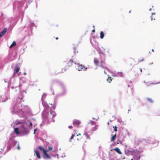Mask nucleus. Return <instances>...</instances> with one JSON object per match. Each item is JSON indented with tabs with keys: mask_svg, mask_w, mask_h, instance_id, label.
<instances>
[{
	"mask_svg": "<svg viewBox=\"0 0 160 160\" xmlns=\"http://www.w3.org/2000/svg\"><path fill=\"white\" fill-rule=\"evenodd\" d=\"M34 152L37 156V157L39 158H41V156H40L39 153L38 151L37 150H34Z\"/></svg>",
	"mask_w": 160,
	"mask_h": 160,
	"instance_id": "0eeeda50",
	"label": "nucleus"
},
{
	"mask_svg": "<svg viewBox=\"0 0 160 160\" xmlns=\"http://www.w3.org/2000/svg\"><path fill=\"white\" fill-rule=\"evenodd\" d=\"M131 12V11H130L129 12Z\"/></svg>",
	"mask_w": 160,
	"mask_h": 160,
	"instance_id": "79ce46f5",
	"label": "nucleus"
},
{
	"mask_svg": "<svg viewBox=\"0 0 160 160\" xmlns=\"http://www.w3.org/2000/svg\"><path fill=\"white\" fill-rule=\"evenodd\" d=\"M81 123V121L78 120H75L73 121V122L72 124L73 125L77 127H78V126L80 125Z\"/></svg>",
	"mask_w": 160,
	"mask_h": 160,
	"instance_id": "7ed1b4c3",
	"label": "nucleus"
},
{
	"mask_svg": "<svg viewBox=\"0 0 160 160\" xmlns=\"http://www.w3.org/2000/svg\"><path fill=\"white\" fill-rule=\"evenodd\" d=\"M68 128H70V129H72V126H68Z\"/></svg>",
	"mask_w": 160,
	"mask_h": 160,
	"instance_id": "393cba45",
	"label": "nucleus"
},
{
	"mask_svg": "<svg viewBox=\"0 0 160 160\" xmlns=\"http://www.w3.org/2000/svg\"><path fill=\"white\" fill-rule=\"evenodd\" d=\"M112 79L111 77H108V78L107 79V81L109 83H110L111 81H112Z\"/></svg>",
	"mask_w": 160,
	"mask_h": 160,
	"instance_id": "f3484780",
	"label": "nucleus"
},
{
	"mask_svg": "<svg viewBox=\"0 0 160 160\" xmlns=\"http://www.w3.org/2000/svg\"><path fill=\"white\" fill-rule=\"evenodd\" d=\"M43 153L44 155L46 156V157L47 158H50V156L48 154V153L47 152V151L46 150L45 151V152H44Z\"/></svg>",
	"mask_w": 160,
	"mask_h": 160,
	"instance_id": "ddd939ff",
	"label": "nucleus"
},
{
	"mask_svg": "<svg viewBox=\"0 0 160 160\" xmlns=\"http://www.w3.org/2000/svg\"><path fill=\"white\" fill-rule=\"evenodd\" d=\"M100 67H102V68L104 69V73L105 74H107V72H106V71L105 70V69H106V68L105 67H104L102 66V65H100Z\"/></svg>",
	"mask_w": 160,
	"mask_h": 160,
	"instance_id": "6ab92c4d",
	"label": "nucleus"
},
{
	"mask_svg": "<svg viewBox=\"0 0 160 160\" xmlns=\"http://www.w3.org/2000/svg\"><path fill=\"white\" fill-rule=\"evenodd\" d=\"M19 70V68L18 66L15 67V69L14 70V74H16L18 73Z\"/></svg>",
	"mask_w": 160,
	"mask_h": 160,
	"instance_id": "423d86ee",
	"label": "nucleus"
},
{
	"mask_svg": "<svg viewBox=\"0 0 160 160\" xmlns=\"http://www.w3.org/2000/svg\"><path fill=\"white\" fill-rule=\"evenodd\" d=\"M116 137V134L113 135L111 138V141H114Z\"/></svg>",
	"mask_w": 160,
	"mask_h": 160,
	"instance_id": "4468645a",
	"label": "nucleus"
},
{
	"mask_svg": "<svg viewBox=\"0 0 160 160\" xmlns=\"http://www.w3.org/2000/svg\"><path fill=\"white\" fill-rule=\"evenodd\" d=\"M104 36V32L102 31H101L100 32V37L101 39H103Z\"/></svg>",
	"mask_w": 160,
	"mask_h": 160,
	"instance_id": "f8f14e48",
	"label": "nucleus"
},
{
	"mask_svg": "<svg viewBox=\"0 0 160 160\" xmlns=\"http://www.w3.org/2000/svg\"><path fill=\"white\" fill-rule=\"evenodd\" d=\"M117 153L120 154H121L122 152L120 151V149L118 148H116L114 149Z\"/></svg>",
	"mask_w": 160,
	"mask_h": 160,
	"instance_id": "6e6552de",
	"label": "nucleus"
},
{
	"mask_svg": "<svg viewBox=\"0 0 160 160\" xmlns=\"http://www.w3.org/2000/svg\"><path fill=\"white\" fill-rule=\"evenodd\" d=\"M76 65V69L78 70L79 71L82 70L85 71L87 69V68H86V67L84 66H82V65L77 64Z\"/></svg>",
	"mask_w": 160,
	"mask_h": 160,
	"instance_id": "f257e3e1",
	"label": "nucleus"
},
{
	"mask_svg": "<svg viewBox=\"0 0 160 160\" xmlns=\"http://www.w3.org/2000/svg\"><path fill=\"white\" fill-rule=\"evenodd\" d=\"M48 148V150H52V148L50 147H49Z\"/></svg>",
	"mask_w": 160,
	"mask_h": 160,
	"instance_id": "bb28decb",
	"label": "nucleus"
},
{
	"mask_svg": "<svg viewBox=\"0 0 160 160\" xmlns=\"http://www.w3.org/2000/svg\"><path fill=\"white\" fill-rule=\"evenodd\" d=\"M156 142L157 143V144H158L159 143V141H156Z\"/></svg>",
	"mask_w": 160,
	"mask_h": 160,
	"instance_id": "2f4dec72",
	"label": "nucleus"
},
{
	"mask_svg": "<svg viewBox=\"0 0 160 160\" xmlns=\"http://www.w3.org/2000/svg\"><path fill=\"white\" fill-rule=\"evenodd\" d=\"M22 127H23V129H26V128L24 126H22Z\"/></svg>",
	"mask_w": 160,
	"mask_h": 160,
	"instance_id": "c85d7f7f",
	"label": "nucleus"
},
{
	"mask_svg": "<svg viewBox=\"0 0 160 160\" xmlns=\"http://www.w3.org/2000/svg\"><path fill=\"white\" fill-rule=\"evenodd\" d=\"M7 31V28H5L1 32H0V38L3 36L4 34L6 33Z\"/></svg>",
	"mask_w": 160,
	"mask_h": 160,
	"instance_id": "39448f33",
	"label": "nucleus"
},
{
	"mask_svg": "<svg viewBox=\"0 0 160 160\" xmlns=\"http://www.w3.org/2000/svg\"><path fill=\"white\" fill-rule=\"evenodd\" d=\"M46 94H43L42 98V101L43 100L46 98Z\"/></svg>",
	"mask_w": 160,
	"mask_h": 160,
	"instance_id": "a211bd4d",
	"label": "nucleus"
},
{
	"mask_svg": "<svg viewBox=\"0 0 160 160\" xmlns=\"http://www.w3.org/2000/svg\"><path fill=\"white\" fill-rule=\"evenodd\" d=\"M58 37H56L55 38V39H56V40H58Z\"/></svg>",
	"mask_w": 160,
	"mask_h": 160,
	"instance_id": "473e14b6",
	"label": "nucleus"
},
{
	"mask_svg": "<svg viewBox=\"0 0 160 160\" xmlns=\"http://www.w3.org/2000/svg\"><path fill=\"white\" fill-rule=\"evenodd\" d=\"M152 51L153 52H154V50L153 49H152Z\"/></svg>",
	"mask_w": 160,
	"mask_h": 160,
	"instance_id": "72a5a7b5",
	"label": "nucleus"
},
{
	"mask_svg": "<svg viewBox=\"0 0 160 160\" xmlns=\"http://www.w3.org/2000/svg\"><path fill=\"white\" fill-rule=\"evenodd\" d=\"M75 135V134H72V136L70 138V142H71V140L74 137Z\"/></svg>",
	"mask_w": 160,
	"mask_h": 160,
	"instance_id": "aec40b11",
	"label": "nucleus"
},
{
	"mask_svg": "<svg viewBox=\"0 0 160 160\" xmlns=\"http://www.w3.org/2000/svg\"><path fill=\"white\" fill-rule=\"evenodd\" d=\"M21 123V122H18V123H17V124H18V123Z\"/></svg>",
	"mask_w": 160,
	"mask_h": 160,
	"instance_id": "4c0bfd02",
	"label": "nucleus"
},
{
	"mask_svg": "<svg viewBox=\"0 0 160 160\" xmlns=\"http://www.w3.org/2000/svg\"><path fill=\"white\" fill-rule=\"evenodd\" d=\"M153 14H155V13H152V15H153Z\"/></svg>",
	"mask_w": 160,
	"mask_h": 160,
	"instance_id": "a19ab883",
	"label": "nucleus"
},
{
	"mask_svg": "<svg viewBox=\"0 0 160 160\" xmlns=\"http://www.w3.org/2000/svg\"><path fill=\"white\" fill-rule=\"evenodd\" d=\"M89 124H92L93 125H95V122L93 121H90V123Z\"/></svg>",
	"mask_w": 160,
	"mask_h": 160,
	"instance_id": "412c9836",
	"label": "nucleus"
},
{
	"mask_svg": "<svg viewBox=\"0 0 160 160\" xmlns=\"http://www.w3.org/2000/svg\"><path fill=\"white\" fill-rule=\"evenodd\" d=\"M17 148L18 150H19L20 149V147L19 145V144L18 145V147H17Z\"/></svg>",
	"mask_w": 160,
	"mask_h": 160,
	"instance_id": "cd10ccee",
	"label": "nucleus"
},
{
	"mask_svg": "<svg viewBox=\"0 0 160 160\" xmlns=\"http://www.w3.org/2000/svg\"><path fill=\"white\" fill-rule=\"evenodd\" d=\"M147 100L151 102H153L151 98H148Z\"/></svg>",
	"mask_w": 160,
	"mask_h": 160,
	"instance_id": "5701e85b",
	"label": "nucleus"
},
{
	"mask_svg": "<svg viewBox=\"0 0 160 160\" xmlns=\"http://www.w3.org/2000/svg\"><path fill=\"white\" fill-rule=\"evenodd\" d=\"M15 133L17 134H20V132L19 131V128H15L14 130Z\"/></svg>",
	"mask_w": 160,
	"mask_h": 160,
	"instance_id": "9b49d317",
	"label": "nucleus"
},
{
	"mask_svg": "<svg viewBox=\"0 0 160 160\" xmlns=\"http://www.w3.org/2000/svg\"><path fill=\"white\" fill-rule=\"evenodd\" d=\"M26 74H26V72H24V75H26Z\"/></svg>",
	"mask_w": 160,
	"mask_h": 160,
	"instance_id": "e433bc0d",
	"label": "nucleus"
},
{
	"mask_svg": "<svg viewBox=\"0 0 160 160\" xmlns=\"http://www.w3.org/2000/svg\"><path fill=\"white\" fill-rule=\"evenodd\" d=\"M141 156L139 154H136L134 155L133 157V159L135 160H139Z\"/></svg>",
	"mask_w": 160,
	"mask_h": 160,
	"instance_id": "20e7f679",
	"label": "nucleus"
},
{
	"mask_svg": "<svg viewBox=\"0 0 160 160\" xmlns=\"http://www.w3.org/2000/svg\"><path fill=\"white\" fill-rule=\"evenodd\" d=\"M151 20H153V18H152V16H151Z\"/></svg>",
	"mask_w": 160,
	"mask_h": 160,
	"instance_id": "f704fd0d",
	"label": "nucleus"
},
{
	"mask_svg": "<svg viewBox=\"0 0 160 160\" xmlns=\"http://www.w3.org/2000/svg\"><path fill=\"white\" fill-rule=\"evenodd\" d=\"M140 70L141 72H142V69L141 68L140 69Z\"/></svg>",
	"mask_w": 160,
	"mask_h": 160,
	"instance_id": "58836bf2",
	"label": "nucleus"
},
{
	"mask_svg": "<svg viewBox=\"0 0 160 160\" xmlns=\"http://www.w3.org/2000/svg\"><path fill=\"white\" fill-rule=\"evenodd\" d=\"M113 128H114V131L115 132L117 131V127L116 126H113Z\"/></svg>",
	"mask_w": 160,
	"mask_h": 160,
	"instance_id": "4be33fe9",
	"label": "nucleus"
},
{
	"mask_svg": "<svg viewBox=\"0 0 160 160\" xmlns=\"http://www.w3.org/2000/svg\"><path fill=\"white\" fill-rule=\"evenodd\" d=\"M83 135L85 137H86L87 139L88 140H90V139L91 138L88 133H85Z\"/></svg>",
	"mask_w": 160,
	"mask_h": 160,
	"instance_id": "1a4fd4ad",
	"label": "nucleus"
},
{
	"mask_svg": "<svg viewBox=\"0 0 160 160\" xmlns=\"http://www.w3.org/2000/svg\"><path fill=\"white\" fill-rule=\"evenodd\" d=\"M16 42L15 41H14L12 43L10 46V48H11L12 47L16 46Z\"/></svg>",
	"mask_w": 160,
	"mask_h": 160,
	"instance_id": "2eb2a0df",
	"label": "nucleus"
},
{
	"mask_svg": "<svg viewBox=\"0 0 160 160\" xmlns=\"http://www.w3.org/2000/svg\"><path fill=\"white\" fill-rule=\"evenodd\" d=\"M81 135V134L80 133H79V134L78 135H77V136H78V135Z\"/></svg>",
	"mask_w": 160,
	"mask_h": 160,
	"instance_id": "c9c22d12",
	"label": "nucleus"
},
{
	"mask_svg": "<svg viewBox=\"0 0 160 160\" xmlns=\"http://www.w3.org/2000/svg\"><path fill=\"white\" fill-rule=\"evenodd\" d=\"M37 131V129H34V133H33L34 134H35V133Z\"/></svg>",
	"mask_w": 160,
	"mask_h": 160,
	"instance_id": "a878e982",
	"label": "nucleus"
},
{
	"mask_svg": "<svg viewBox=\"0 0 160 160\" xmlns=\"http://www.w3.org/2000/svg\"><path fill=\"white\" fill-rule=\"evenodd\" d=\"M39 148L41 151H43V152L46 151L44 148L42 146H39Z\"/></svg>",
	"mask_w": 160,
	"mask_h": 160,
	"instance_id": "dca6fc26",
	"label": "nucleus"
},
{
	"mask_svg": "<svg viewBox=\"0 0 160 160\" xmlns=\"http://www.w3.org/2000/svg\"><path fill=\"white\" fill-rule=\"evenodd\" d=\"M92 32H95V30L94 29H93L92 31Z\"/></svg>",
	"mask_w": 160,
	"mask_h": 160,
	"instance_id": "c756f323",
	"label": "nucleus"
},
{
	"mask_svg": "<svg viewBox=\"0 0 160 160\" xmlns=\"http://www.w3.org/2000/svg\"><path fill=\"white\" fill-rule=\"evenodd\" d=\"M100 62L101 63H103L104 64H105V62L104 61H101Z\"/></svg>",
	"mask_w": 160,
	"mask_h": 160,
	"instance_id": "b1692460",
	"label": "nucleus"
},
{
	"mask_svg": "<svg viewBox=\"0 0 160 160\" xmlns=\"http://www.w3.org/2000/svg\"><path fill=\"white\" fill-rule=\"evenodd\" d=\"M30 125L31 126H32V122H31L30 123Z\"/></svg>",
	"mask_w": 160,
	"mask_h": 160,
	"instance_id": "7c9ffc66",
	"label": "nucleus"
},
{
	"mask_svg": "<svg viewBox=\"0 0 160 160\" xmlns=\"http://www.w3.org/2000/svg\"><path fill=\"white\" fill-rule=\"evenodd\" d=\"M73 62L72 60H70L69 61L68 63L67 64V65L66 66V67L64 68H63L62 69V72H64L67 69V67H71L73 63Z\"/></svg>",
	"mask_w": 160,
	"mask_h": 160,
	"instance_id": "f03ea898",
	"label": "nucleus"
},
{
	"mask_svg": "<svg viewBox=\"0 0 160 160\" xmlns=\"http://www.w3.org/2000/svg\"><path fill=\"white\" fill-rule=\"evenodd\" d=\"M94 64L96 65H98V64L99 61V60L97 58H95L94 60Z\"/></svg>",
	"mask_w": 160,
	"mask_h": 160,
	"instance_id": "9d476101",
	"label": "nucleus"
},
{
	"mask_svg": "<svg viewBox=\"0 0 160 160\" xmlns=\"http://www.w3.org/2000/svg\"><path fill=\"white\" fill-rule=\"evenodd\" d=\"M87 142V141H86V140H85V141H84V142Z\"/></svg>",
	"mask_w": 160,
	"mask_h": 160,
	"instance_id": "ea45409f",
	"label": "nucleus"
}]
</instances>
